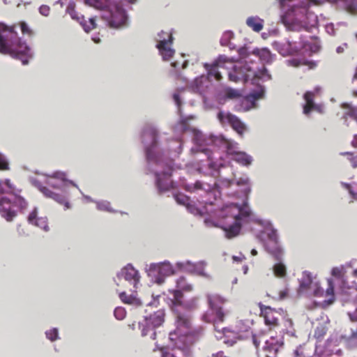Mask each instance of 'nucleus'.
Returning a JSON list of instances; mask_svg holds the SVG:
<instances>
[{
    "instance_id": "obj_1",
    "label": "nucleus",
    "mask_w": 357,
    "mask_h": 357,
    "mask_svg": "<svg viewBox=\"0 0 357 357\" xmlns=\"http://www.w3.org/2000/svg\"><path fill=\"white\" fill-rule=\"evenodd\" d=\"M229 63L232 65L231 70L228 73L229 79L234 82L243 81L247 82L249 80L255 82L257 79H271L267 70L264 67L262 70L255 71L247 63L243 62H237L233 63L226 56L220 55L213 63H204V66L207 72V77L209 80L214 79L216 81H220L222 79L220 68H227L226 64Z\"/></svg>"
},
{
    "instance_id": "obj_2",
    "label": "nucleus",
    "mask_w": 357,
    "mask_h": 357,
    "mask_svg": "<svg viewBox=\"0 0 357 357\" xmlns=\"http://www.w3.org/2000/svg\"><path fill=\"white\" fill-rule=\"evenodd\" d=\"M321 1H279L281 21L291 30L307 27L317 22V17L310 10L312 5H320Z\"/></svg>"
},
{
    "instance_id": "obj_3",
    "label": "nucleus",
    "mask_w": 357,
    "mask_h": 357,
    "mask_svg": "<svg viewBox=\"0 0 357 357\" xmlns=\"http://www.w3.org/2000/svg\"><path fill=\"white\" fill-rule=\"evenodd\" d=\"M176 330L169 333V340L174 344L171 351L162 349V357H192L190 346L192 336L188 334L191 326L190 317L186 313L176 312Z\"/></svg>"
},
{
    "instance_id": "obj_4",
    "label": "nucleus",
    "mask_w": 357,
    "mask_h": 357,
    "mask_svg": "<svg viewBox=\"0 0 357 357\" xmlns=\"http://www.w3.org/2000/svg\"><path fill=\"white\" fill-rule=\"evenodd\" d=\"M16 26H8L0 23V53L22 61L23 65L29 62L32 57L30 47L22 42L15 31Z\"/></svg>"
},
{
    "instance_id": "obj_5",
    "label": "nucleus",
    "mask_w": 357,
    "mask_h": 357,
    "mask_svg": "<svg viewBox=\"0 0 357 357\" xmlns=\"http://www.w3.org/2000/svg\"><path fill=\"white\" fill-rule=\"evenodd\" d=\"M250 215L251 211L247 204H231L225 206L222 211L225 222L220 227L225 231V237L231 239L238 236L243 225L249 222Z\"/></svg>"
},
{
    "instance_id": "obj_6",
    "label": "nucleus",
    "mask_w": 357,
    "mask_h": 357,
    "mask_svg": "<svg viewBox=\"0 0 357 357\" xmlns=\"http://www.w3.org/2000/svg\"><path fill=\"white\" fill-rule=\"evenodd\" d=\"M86 5L102 12V17L112 28H119L126 25L128 16L122 8L121 1H84Z\"/></svg>"
},
{
    "instance_id": "obj_7",
    "label": "nucleus",
    "mask_w": 357,
    "mask_h": 357,
    "mask_svg": "<svg viewBox=\"0 0 357 357\" xmlns=\"http://www.w3.org/2000/svg\"><path fill=\"white\" fill-rule=\"evenodd\" d=\"M5 184L10 190V194H8V197L0 198V211L2 213V217L10 222L16 216V213L11 209V207L15 206L22 211L26 208L27 202L22 197L13 192L9 180H6Z\"/></svg>"
},
{
    "instance_id": "obj_8",
    "label": "nucleus",
    "mask_w": 357,
    "mask_h": 357,
    "mask_svg": "<svg viewBox=\"0 0 357 357\" xmlns=\"http://www.w3.org/2000/svg\"><path fill=\"white\" fill-rule=\"evenodd\" d=\"M206 298L208 310L203 315V320L208 323H213L214 325L223 322L226 314L223 306L227 300L217 294H207Z\"/></svg>"
},
{
    "instance_id": "obj_9",
    "label": "nucleus",
    "mask_w": 357,
    "mask_h": 357,
    "mask_svg": "<svg viewBox=\"0 0 357 357\" xmlns=\"http://www.w3.org/2000/svg\"><path fill=\"white\" fill-rule=\"evenodd\" d=\"M164 320L165 312L163 310H158L153 314H151L149 317L145 319V325L142 329V335L143 336L150 335L151 338L155 340L156 337L155 328L161 326Z\"/></svg>"
},
{
    "instance_id": "obj_10",
    "label": "nucleus",
    "mask_w": 357,
    "mask_h": 357,
    "mask_svg": "<svg viewBox=\"0 0 357 357\" xmlns=\"http://www.w3.org/2000/svg\"><path fill=\"white\" fill-rule=\"evenodd\" d=\"M157 48L158 49L163 59H170L174 54V50L171 48L173 43V36L172 33L162 31L158 34Z\"/></svg>"
},
{
    "instance_id": "obj_11",
    "label": "nucleus",
    "mask_w": 357,
    "mask_h": 357,
    "mask_svg": "<svg viewBox=\"0 0 357 357\" xmlns=\"http://www.w3.org/2000/svg\"><path fill=\"white\" fill-rule=\"evenodd\" d=\"M176 288L178 289L170 291L173 294V298L171 300L172 304V310L176 312V307L181 306L183 304V294L182 291L189 292L192 290V284L187 282L186 279L181 276L176 281Z\"/></svg>"
},
{
    "instance_id": "obj_12",
    "label": "nucleus",
    "mask_w": 357,
    "mask_h": 357,
    "mask_svg": "<svg viewBox=\"0 0 357 357\" xmlns=\"http://www.w3.org/2000/svg\"><path fill=\"white\" fill-rule=\"evenodd\" d=\"M218 119L222 124H229L241 136H243L246 131V126L239 119L238 116L231 113L220 112L218 114Z\"/></svg>"
},
{
    "instance_id": "obj_13",
    "label": "nucleus",
    "mask_w": 357,
    "mask_h": 357,
    "mask_svg": "<svg viewBox=\"0 0 357 357\" xmlns=\"http://www.w3.org/2000/svg\"><path fill=\"white\" fill-rule=\"evenodd\" d=\"M259 307L261 316L264 317L266 325L268 326L270 329L279 326L280 318L282 317L279 311L262 304H259Z\"/></svg>"
},
{
    "instance_id": "obj_14",
    "label": "nucleus",
    "mask_w": 357,
    "mask_h": 357,
    "mask_svg": "<svg viewBox=\"0 0 357 357\" xmlns=\"http://www.w3.org/2000/svg\"><path fill=\"white\" fill-rule=\"evenodd\" d=\"M300 288L303 290H310L313 296L320 297L324 296V290L317 282H313L312 277L310 273L305 271L303 273L302 278L300 281Z\"/></svg>"
},
{
    "instance_id": "obj_15",
    "label": "nucleus",
    "mask_w": 357,
    "mask_h": 357,
    "mask_svg": "<svg viewBox=\"0 0 357 357\" xmlns=\"http://www.w3.org/2000/svg\"><path fill=\"white\" fill-rule=\"evenodd\" d=\"M283 345V342L275 337L266 340L263 351L266 357H278V352Z\"/></svg>"
},
{
    "instance_id": "obj_16",
    "label": "nucleus",
    "mask_w": 357,
    "mask_h": 357,
    "mask_svg": "<svg viewBox=\"0 0 357 357\" xmlns=\"http://www.w3.org/2000/svg\"><path fill=\"white\" fill-rule=\"evenodd\" d=\"M151 139V144L146 148V158L149 161L155 160V155L152 152V149L157 145V131L153 128H149L144 130L143 132V142H146V138Z\"/></svg>"
},
{
    "instance_id": "obj_17",
    "label": "nucleus",
    "mask_w": 357,
    "mask_h": 357,
    "mask_svg": "<svg viewBox=\"0 0 357 357\" xmlns=\"http://www.w3.org/2000/svg\"><path fill=\"white\" fill-rule=\"evenodd\" d=\"M170 170L155 174L156 183L160 191H166L173 188Z\"/></svg>"
},
{
    "instance_id": "obj_18",
    "label": "nucleus",
    "mask_w": 357,
    "mask_h": 357,
    "mask_svg": "<svg viewBox=\"0 0 357 357\" xmlns=\"http://www.w3.org/2000/svg\"><path fill=\"white\" fill-rule=\"evenodd\" d=\"M28 222L29 224L37 226L44 231L49 230L47 218L46 217H38V211L34 208L28 216Z\"/></svg>"
},
{
    "instance_id": "obj_19",
    "label": "nucleus",
    "mask_w": 357,
    "mask_h": 357,
    "mask_svg": "<svg viewBox=\"0 0 357 357\" xmlns=\"http://www.w3.org/2000/svg\"><path fill=\"white\" fill-rule=\"evenodd\" d=\"M121 275L127 281L132 282L134 286L139 281L138 271L130 264H128L121 271Z\"/></svg>"
},
{
    "instance_id": "obj_20",
    "label": "nucleus",
    "mask_w": 357,
    "mask_h": 357,
    "mask_svg": "<svg viewBox=\"0 0 357 357\" xmlns=\"http://www.w3.org/2000/svg\"><path fill=\"white\" fill-rule=\"evenodd\" d=\"M266 249L276 260H279L281 258L282 250L275 238L269 236V241L266 244Z\"/></svg>"
},
{
    "instance_id": "obj_21",
    "label": "nucleus",
    "mask_w": 357,
    "mask_h": 357,
    "mask_svg": "<svg viewBox=\"0 0 357 357\" xmlns=\"http://www.w3.org/2000/svg\"><path fill=\"white\" fill-rule=\"evenodd\" d=\"M341 107L344 110L342 119L347 126L348 119H351L357 123V107H354L347 102H344L341 105Z\"/></svg>"
},
{
    "instance_id": "obj_22",
    "label": "nucleus",
    "mask_w": 357,
    "mask_h": 357,
    "mask_svg": "<svg viewBox=\"0 0 357 357\" xmlns=\"http://www.w3.org/2000/svg\"><path fill=\"white\" fill-rule=\"evenodd\" d=\"M219 141L221 146L225 149L227 155L233 157L238 151V144L237 142L223 137H220Z\"/></svg>"
},
{
    "instance_id": "obj_23",
    "label": "nucleus",
    "mask_w": 357,
    "mask_h": 357,
    "mask_svg": "<svg viewBox=\"0 0 357 357\" xmlns=\"http://www.w3.org/2000/svg\"><path fill=\"white\" fill-rule=\"evenodd\" d=\"M316 93H318V89H315L314 91H307L305 93L304 99L305 100V105L303 107V113L305 114H310L311 111L314 109L315 104L314 102V98Z\"/></svg>"
},
{
    "instance_id": "obj_24",
    "label": "nucleus",
    "mask_w": 357,
    "mask_h": 357,
    "mask_svg": "<svg viewBox=\"0 0 357 357\" xmlns=\"http://www.w3.org/2000/svg\"><path fill=\"white\" fill-rule=\"evenodd\" d=\"M288 65L292 67L298 68L301 66H307L312 70L317 67V64L314 61H308L305 59L294 58L287 61Z\"/></svg>"
},
{
    "instance_id": "obj_25",
    "label": "nucleus",
    "mask_w": 357,
    "mask_h": 357,
    "mask_svg": "<svg viewBox=\"0 0 357 357\" xmlns=\"http://www.w3.org/2000/svg\"><path fill=\"white\" fill-rule=\"evenodd\" d=\"M246 24L254 31L259 32L264 27V20L258 17H250L246 20Z\"/></svg>"
},
{
    "instance_id": "obj_26",
    "label": "nucleus",
    "mask_w": 357,
    "mask_h": 357,
    "mask_svg": "<svg viewBox=\"0 0 357 357\" xmlns=\"http://www.w3.org/2000/svg\"><path fill=\"white\" fill-rule=\"evenodd\" d=\"M231 159L242 165H250L252 158L250 155L243 151H238Z\"/></svg>"
},
{
    "instance_id": "obj_27",
    "label": "nucleus",
    "mask_w": 357,
    "mask_h": 357,
    "mask_svg": "<svg viewBox=\"0 0 357 357\" xmlns=\"http://www.w3.org/2000/svg\"><path fill=\"white\" fill-rule=\"evenodd\" d=\"M119 298L121 301L126 304L133 305L135 306H139L142 303L139 299L132 295H128L125 291L119 294Z\"/></svg>"
},
{
    "instance_id": "obj_28",
    "label": "nucleus",
    "mask_w": 357,
    "mask_h": 357,
    "mask_svg": "<svg viewBox=\"0 0 357 357\" xmlns=\"http://www.w3.org/2000/svg\"><path fill=\"white\" fill-rule=\"evenodd\" d=\"M160 275L169 276L174 273V270L172 264L169 262H163L158 266Z\"/></svg>"
},
{
    "instance_id": "obj_29",
    "label": "nucleus",
    "mask_w": 357,
    "mask_h": 357,
    "mask_svg": "<svg viewBox=\"0 0 357 357\" xmlns=\"http://www.w3.org/2000/svg\"><path fill=\"white\" fill-rule=\"evenodd\" d=\"M252 54L257 56L263 62L269 63L271 61V52L267 49H256L253 50Z\"/></svg>"
},
{
    "instance_id": "obj_30",
    "label": "nucleus",
    "mask_w": 357,
    "mask_h": 357,
    "mask_svg": "<svg viewBox=\"0 0 357 357\" xmlns=\"http://www.w3.org/2000/svg\"><path fill=\"white\" fill-rule=\"evenodd\" d=\"M273 273L276 277H284L287 273L285 266L282 263L275 264L273 266Z\"/></svg>"
},
{
    "instance_id": "obj_31",
    "label": "nucleus",
    "mask_w": 357,
    "mask_h": 357,
    "mask_svg": "<svg viewBox=\"0 0 357 357\" xmlns=\"http://www.w3.org/2000/svg\"><path fill=\"white\" fill-rule=\"evenodd\" d=\"M52 199L59 203V204L63 205L65 209H68L70 208V204L69 202L67 200L66 197L60 194L54 193Z\"/></svg>"
},
{
    "instance_id": "obj_32",
    "label": "nucleus",
    "mask_w": 357,
    "mask_h": 357,
    "mask_svg": "<svg viewBox=\"0 0 357 357\" xmlns=\"http://www.w3.org/2000/svg\"><path fill=\"white\" fill-rule=\"evenodd\" d=\"M326 296H329L330 298L328 300V303L331 304L333 303L335 300L334 296V285L331 280H328V287L325 292Z\"/></svg>"
},
{
    "instance_id": "obj_33",
    "label": "nucleus",
    "mask_w": 357,
    "mask_h": 357,
    "mask_svg": "<svg viewBox=\"0 0 357 357\" xmlns=\"http://www.w3.org/2000/svg\"><path fill=\"white\" fill-rule=\"evenodd\" d=\"M346 11L351 15H357V1H343Z\"/></svg>"
},
{
    "instance_id": "obj_34",
    "label": "nucleus",
    "mask_w": 357,
    "mask_h": 357,
    "mask_svg": "<svg viewBox=\"0 0 357 357\" xmlns=\"http://www.w3.org/2000/svg\"><path fill=\"white\" fill-rule=\"evenodd\" d=\"M176 202L179 204L186 206L187 208L190 206V198L186 195L178 193L174 196Z\"/></svg>"
},
{
    "instance_id": "obj_35",
    "label": "nucleus",
    "mask_w": 357,
    "mask_h": 357,
    "mask_svg": "<svg viewBox=\"0 0 357 357\" xmlns=\"http://www.w3.org/2000/svg\"><path fill=\"white\" fill-rule=\"evenodd\" d=\"M341 155L347 157L353 168L357 167V155L352 152H343L341 153Z\"/></svg>"
},
{
    "instance_id": "obj_36",
    "label": "nucleus",
    "mask_w": 357,
    "mask_h": 357,
    "mask_svg": "<svg viewBox=\"0 0 357 357\" xmlns=\"http://www.w3.org/2000/svg\"><path fill=\"white\" fill-rule=\"evenodd\" d=\"M225 96L227 98L234 99L239 98L241 96V93L236 89L227 88L225 90Z\"/></svg>"
},
{
    "instance_id": "obj_37",
    "label": "nucleus",
    "mask_w": 357,
    "mask_h": 357,
    "mask_svg": "<svg viewBox=\"0 0 357 357\" xmlns=\"http://www.w3.org/2000/svg\"><path fill=\"white\" fill-rule=\"evenodd\" d=\"M114 314L118 320H123L126 316V311L122 307H117L114 311Z\"/></svg>"
},
{
    "instance_id": "obj_38",
    "label": "nucleus",
    "mask_w": 357,
    "mask_h": 357,
    "mask_svg": "<svg viewBox=\"0 0 357 357\" xmlns=\"http://www.w3.org/2000/svg\"><path fill=\"white\" fill-rule=\"evenodd\" d=\"M20 26L21 28L22 33L24 35H27L28 36H31L33 34V31L29 27L27 24L24 22H20Z\"/></svg>"
},
{
    "instance_id": "obj_39",
    "label": "nucleus",
    "mask_w": 357,
    "mask_h": 357,
    "mask_svg": "<svg viewBox=\"0 0 357 357\" xmlns=\"http://www.w3.org/2000/svg\"><path fill=\"white\" fill-rule=\"evenodd\" d=\"M83 28L86 32H89L92 29H94L96 27L95 19L90 18L89 22L82 24Z\"/></svg>"
},
{
    "instance_id": "obj_40",
    "label": "nucleus",
    "mask_w": 357,
    "mask_h": 357,
    "mask_svg": "<svg viewBox=\"0 0 357 357\" xmlns=\"http://www.w3.org/2000/svg\"><path fill=\"white\" fill-rule=\"evenodd\" d=\"M67 13L71 16L73 19H79L78 14L75 10V3L74 2H70L67 7Z\"/></svg>"
},
{
    "instance_id": "obj_41",
    "label": "nucleus",
    "mask_w": 357,
    "mask_h": 357,
    "mask_svg": "<svg viewBox=\"0 0 357 357\" xmlns=\"http://www.w3.org/2000/svg\"><path fill=\"white\" fill-rule=\"evenodd\" d=\"M344 185L349 190L352 197L357 199V183L354 184V185L345 183Z\"/></svg>"
},
{
    "instance_id": "obj_42",
    "label": "nucleus",
    "mask_w": 357,
    "mask_h": 357,
    "mask_svg": "<svg viewBox=\"0 0 357 357\" xmlns=\"http://www.w3.org/2000/svg\"><path fill=\"white\" fill-rule=\"evenodd\" d=\"M326 333V329L322 325L317 326L314 331V337L317 339L322 338Z\"/></svg>"
},
{
    "instance_id": "obj_43",
    "label": "nucleus",
    "mask_w": 357,
    "mask_h": 357,
    "mask_svg": "<svg viewBox=\"0 0 357 357\" xmlns=\"http://www.w3.org/2000/svg\"><path fill=\"white\" fill-rule=\"evenodd\" d=\"M348 314L352 321H357V303L355 310L353 312H349ZM351 337L357 338V328L356 331L352 332Z\"/></svg>"
},
{
    "instance_id": "obj_44",
    "label": "nucleus",
    "mask_w": 357,
    "mask_h": 357,
    "mask_svg": "<svg viewBox=\"0 0 357 357\" xmlns=\"http://www.w3.org/2000/svg\"><path fill=\"white\" fill-rule=\"evenodd\" d=\"M296 42L294 41H287V45L288 46V51L291 54L297 53L299 52L301 47H298L296 45Z\"/></svg>"
},
{
    "instance_id": "obj_45",
    "label": "nucleus",
    "mask_w": 357,
    "mask_h": 357,
    "mask_svg": "<svg viewBox=\"0 0 357 357\" xmlns=\"http://www.w3.org/2000/svg\"><path fill=\"white\" fill-rule=\"evenodd\" d=\"M9 169V164L3 155L0 153V170L5 171Z\"/></svg>"
},
{
    "instance_id": "obj_46",
    "label": "nucleus",
    "mask_w": 357,
    "mask_h": 357,
    "mask_svg": "<svg viewBox=\"0 0 357 357\" xmlns=\"http://www.w3.org/2000/svg\"><path fill=\"white\" fill-rule=\"evenodd\" d=\"M47 337L51 341H54L58 338V331L56 328H53L46 332Z\"/></svg>"
},
{
    "instance_id": "obj_47",
    "label": "nucleus",
    "mask_w": 357,
    "mask_h": 357,
    "mask_svg": "<svg viewBox=\"0 0 357 357\" xmlns=\"http://www.w3.org/2000/svg\"><path fill=\"white\" fill-rule=\"evenodd\" d=\"M262 337H263L262 335H257V334L252 335V342L257 349L259 347L260 343L262 340Z\"/></svg>"
},
{
    "instance_id": "obj_48",
    "label": "nucleus",
    "mask_w": 357,
    "mask_h": 357,
    "mask_svg": "<svg viewBox=\"0 0 357 357\" xmlns=\"http://www.w3.org/2000/svg\"><path fill=\"white\" fill-rule=\"evenodd\" d=\"M40 191L42 192V193L46 197H48V198H51L52 199L54 195L55 192H52V190H50L49 188H47V187H42L40 188Z\"/></svg>"
},
{
    "instance_id": "obj_49",
    "label": "nucleus",
    "mask_w": 357,
    "mask_h": 357,
    "mask_svg": "<svg viewBox=\"0 0 357 357\" xmlns=\"http://www.w3.org/2000/svg\"><path fill=\"white\" fill-rule=\"evenodd\" d=\"M238 54L241 59H246L250 55L247 47H241L238 50Z\"/></svg>"
},
{
    "instance_id": "obj_50",
    "label": "nucleus",
    "mask_w": 357,
    "mask_h": 357,
    "mask_svg": "<svg viewBox=\"0 0 357 357\" xmlns=\"http://www.w3.org/2000/svg\"><path fill=\"white\" fill-rule=\"evenodd\" d=\"M40 13L44 16H48L50 12V8L48 6L42 5L39 8Z\"/></svg>"
},
{
    "instance_id": "obj_51",
    "label": "nucleus",
    "mask_w": 357,
    "mask_h": 357,
    "mask_svg": "<svg viewBox=\"0 0 357 357\" xmlns=\"http://www.w3.org/2000/svg\"><path fill=\"white\" fill-rule=\"evenodd\" d=\"M331 274L338 278L342 276V270L340 268L335 267L332 269Z\"/></svg>"
},
{
    "instance_id": "obj_52",
    "label": "nucleus",
    "mask_w": 357,
    "mask_h": 357,
    "mask_svg": "<svg viewBox=\"0 0 357 357\" xmlns=\"http://www.w3.org/2000/svg\"><path fill=\"white\" fill-rule=\"evenodd\" d=\"M195 188L196 189H204L206 191H208L212 189V188L209 185H207V188H205L204 186V184L201 181H197L195 183Z\"/></svg>"
},
{
    "instance_id": "obj_53",
    "label": "nucleus",
    "mask_w": 357,
    "mask_h": 357,
    "mask_svg": "<svg viewBox=\"0 0 357 357\" xmlns=\"http://www.w3.org/2000/svg\"><path fill=\"white\" fill-rule=\"evenodd\" d=\"M179 124L181 127V130L183 132H185L188 130L189 125L187 119H181L179 122Z\"/></svg>"
},
{
    "instance_id": "obj_54",
    "label": "nucleus",
    "mask_w": 357,
    "mask_h": 357,
    "mask_svg": "<svg viewBox=\"0 0 357 357\" xmlns=\"http://www.w3.org/2000/svg\"><path fill=\"white\" fill-rule=\"evenodd\" d=\"M8 194H10V192H6L4 188H3V183L2 181H0V198L2 197H8Z\"/></svg>"
},
{
    "instance_id": "obj_55",
    "label": "nucleus",
    "mask_w": 357,
    "mask_h": 357,
    "mask_svg": "<svg viewBox=\"0 0 357 357\" xmlns=\"http://www.w3.org/2000/svg\"><path fill=\"white\" fill-rule=\"evenodd\" d=\"M309 47H310V52L312 53H317L319 52V50L320 49L319 45L317 43L310 44L309 45Z\"/></svg>"
},
{
    "instance_id": "obj_56",
    "label": "nucleus",
    "mask_w": 357,
    "mask_h": 357,
    "mask_svg": "<svg viewBox=\"0 0 357 357\" xmlns=\"http://www.w3.org/2000/svg\"><path fill=\"white\" fill-rule=\"evenodd\" d=\"M53 177L59 178L62 181H66V174L63 172H55L53 174Z\"/></svg>"
},
{
    "instance_id": "obj_57",
    "label": "nucleus",
    "mask_w": 357,
    "mask_h": 357,
    "mask_svg": "<svg viewBox=\"0 0 357 357\" xmlns=\"http://www.w3.org/2000/svg\"><path fill=\"white\" fill-rule=\"evenodd\" d=\"M326 29L327 32L329 33L330 34H331V35L335 34L334 27H333V24H327L326 26Z\"/></svg>"
},
{
    "instance_id": "obj_58",
    "label": "nucleus",
    "mask_w": 357,
    "mask_h": 357,
    "mask_svg": "<svg viewBox=\"0 0 357 357\" xmlns=\"http://www.w3.org/2000/svg\"><path fill=\"white\" fill-rule=\"evenodd\" d=\"M173 98H174L176 104L178 105V107H180L181 104V100H180L179 95L177 94V93H174V96H173Z\"/></svg>"
},
{
    "instance_id": "obj_59",
    "label": "nucleus",
    "mask_w": 357,
    "mask_h": 357,
    "mask_svg": "<svg viewBox=\"0 0 357 357\" xmlns=\"http://www.w3.org/2000/svg\"><path fill=\"white\" fill-rule=\"evenodd\" d=\"M351 146L354 147V148H356L357 149V135H355L353 137V139L351 142Z\"/></svg>"
},
{
    "instance_id": "obj_60",
    "label": "nucleus",
    "mask_w": 357,
    "mask_h": 357,
    "mask_svg": "<svg viewBox=\"0 0 357 357\" xmlns=\"http://www.w3.org/2000/svg\"><path fill=\"white\" fill-rule=\"evenodd\" d=\"M248 183V179H247V178H245V179L241 178L239 181H237L238 185H247Z\"/></svg>"
},
{
    "instance_id": "obj_61",
    "label": "nucleus",
    "mask_w": 357,
    "mask_h": 357,
    "mask_svg": "<svg viewBox=\"0 0 357 357\" xmlns=\"http://www.w3.org/2000/svg\"><path fill=\"white\" fill-rule=\"evenodd\" d=\"M294 355L296 356V357H300L302 355V354H301L299 351L296 349L294 351Z\"/></svg>"
},
{
    "instance_id": "obj_62",
    "label": "nucleus",
    "mask_w": 357,
    "mask_h": 357,
    "mask_svg": "<svg viewBox=\"0 0 357 357\" xmlns=\"http://www.w3.org/2000/svg\"><path fill=\"white\" fill-rule=\"evenodd\" d=\"M251 255H252V256H256V255H257V251L255 249H252V250H251Z\"/></svg>"
},
{
    "instance_id": "obj_63",
    "label": "nucleus",
    "mask_w": 357,
    "mask_h": 357,
    "mask_svg": "<svg viewBox=\"0 0 357 357\" xmlns=\"http://www.w3.org/2000/svg\"><path fill=\"white\" fill-rule=\"evenodd\" d=\"M353 275L357 278V268L353 271Z\"/></svg>"
},
{
    "instance_id": "obj_64",
    "label": "nucleus",
    "mask_w": 357,
    "mask_h": 357,
    "mask_svg": "<svg viewBox=\"0 0 357 357\" xmlns=\"http://www.w3.org/2000/svg\"><path fill=\"white\" fill-rule=\"evenodd\" d=\"M354 78L357 79V68H356V73L354 74Z\"/></svg>"
}]
</instances>
